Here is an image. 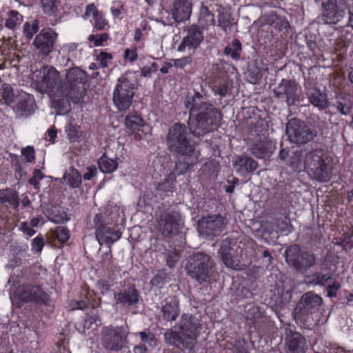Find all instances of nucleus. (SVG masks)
Wrapping results in <instances>:
<instances>
[{"label": "nucleus", "instance_id": "f257e3e1", "mask_svg": "<svg viewBox=\"0 0 353 353\" xmlns=\"http://www.w3.org/2000/svg\"><path fill=\"white\" fill-rule=\"evenodd\" d=\"M87 82V73L79 67L68 70L65 79L59 81L52 97V107L57 114H68L71 110V102L74 104L81 103L86 93Z\"/></svg>", "mask_w": 353, "mask_h": 353}, {"label": "nucleus", "instance_id": "f03ea898", "mask_svg": "<svg viewBox=\"0 0 353 353\" xmlns=\"http://www.w3.org/2000/svg\"><path fill=\"white\" fill-rule=\"evenodd\" d=\"M185 105L190 109V114L195 113L198 135L204 134L217 129L222 120V115L217 109L209 103L207 98L199 92L188 97Z\"/></svg>", "mask_w": 353, "mask_h": 353}, {"label": "nucleus", "instance_id": "7ed1b4c3", "mask_svg": "<svg viewBox=\"0 0 353 353\" xmlns=\"http://www.w3.org/2000/svg\"><path fill=\"white\" fill-rule=\"evenodd\" d=\"M137 71H127L118 79L112 93V101L119 111L128 110L132 103L137 90Z\"/></svg>", "mask_w": 353, "mask_h": 353}, {"label": "nucleus", "instance_id": "20e7f679", "mask_svg": "<svg viewBox=\"0 0 353 353\" xmlns=\"http://www.w3.org/2000/svg\"><path fill=\"white\" fill-rule=\"evenodd\" d=\"M284 256L289 267L302 274L307 273L317 263L316 256L310 251L301 250L298 244L288 247Z\"/></svg>", "mask_w": 353, "mask_h": 353}, {"label": "nucleus", "instance_id": "39448f33", "mask_svg": "<svg viewBox=\"0 0 353 353\" xmlns=\"http://www.w3.org/2000/svg\"><path fill=\"white\" fill-rule=\"evenodd\" d=\"M214 266V263L209 255L197 252L188 257L185 268L192 279L202 283L210 278Z\"/></svg>", "mask_w": 353, "mask_h": 353}, {"label": "nucleus", "instance_id": "423d86ee", "mask_svg": "<svg viewBox=\"0 0 353 353\" xmlns=\"http://www.w3.org/2000/svg\"><path fill=\"white\" fill-rule=\"evenodd\" d=\"M307 162V170L314 179L321 182L330 180L332 174V158L325 150H312Z\"/></svg>", "mask_w": 353, "mask_h": 353}, {"label": "nucleus", "instance_id": "0eeeda50", "mask_svg": "<svg viewBox=\"0 0 353 353\" xmlns=\"http://www.w3.org/2000/svg\"><path fill=\"white\" fill-rule=\"evenodd\" d=\"M322 303L323 299L313 291L304 293L292 312L294 319L298 324L305 325Z\"/></svg>", "mask_w": 353, "mask_h": 353}, {"label": "nucleus", "instance_id": "6e6552de", "mask_svg": "<svg viewBox=\"0 0 353 353\" xmlns=\"http://www.w3.org/2000/svg\"><path fill=\"white\" fill-rule=\"evenodd\" d=\"M17 301L15 306L20 308L23 303H34L40 305L50 306L52 302L50 295L43 291L39 285L23 283L19 285L16 290Z\"/></svg>", "mask_w": 353, "mask_h": 353}, {"label": "nucleus", "instance_id": "1a4fd4ad", "mask_svg": "<svg viewBox=\"0 0 353 353\" xmlns=\"http://www.w3.org/2000/svg\"><path fill=\"white\" fill-rule=\"evenodd\" d=\"M185 130V126L178 123V174L185 173L196 161L195 150L183 133Z\"/></svg>", "mask_w": 353, "mask_h": 353}, {"label": "nucleus", "instance_id": "9d476101", "mask_svg": "<svg viewBox=\"0 0 353 353\" xmlns=\"http://www.w3.org/2000/svg\"><path fill=\"white\" fill-rule=\"evenodd\" d=\"M128 333L123 326L109 325L101 332V344L107 350L119 352L123 349Z\"/></svg>", "mask_w": 353, "mask_h": 353}, {"label": "nucleus", "instance_id": "9b49d317", "mask_svg": "<svg viewBox=\"0 0 353 353\" xmlns=\"http://www.w3.org/2000/svg\"><path fill=\"white\" fill-rule=\"evenodd\" d=\"M58 33L52 28H43L35 36L32 46L37 53L45 59L54 50L57 42Z\"/></svg>", "mask_w": 353, "mask_h": 353}, {"label": "nucleus", "instance_id": "f8f14e48", "mask_svg": "<svg viewBox=\"0 0 353 353\" xmlns=\"http://www.w3.org/2000/svg\"><path fill=\"white\" fill-rule=\"evenodd\" d=\"M201 325L198 320L192 315L182 316L180 329L181 336H178V343H182L187 349L192 350L196 343L199 330Z\"/></svg>", "mask_w": 353, "mask_h": 353}, {"label": "nucleus", "instance_id": "ddd939ff", "mask_svg": "<svg viewBox=\"0 0 353 353\" xmlns=\"http://www.w3.org/2000/svg\"><path fill=\"white\" fill-rule=\"evenodd\" d=\"M35 81L37 86L43 92L52 93V97L57 86L59 84L60 74L54 68L50 65H43L39 70H37L34 72Z\"/></svg>", "mask_w": 353, "mask_h": 353}, {"label": "nucleus", "instance_id": "4468645a", "mask_svg": "<svg viewBox=\"0 0 353 353\" xmlns=\"http://www.w3.org/2000/svg\"><path fill=\"white\" fill-rule=\"evenodd\" d=\"M286 132L292 143L303 145L312 141L316 132L311 130L304 122L292 119L286 125Z\"/></svg>", "mask_w": 353, "mask_h": 353}, {"label": "nucleus", "instance_id": "2eb2a0df", "mask_svg": "<svg viewBox=\"0 0 353 353\" xmlns=\"http://www.w3.org/2000/svg\"><path fill=\"white\" fill-rule=\"evenodd\" d=\"M226 223L219 214L203 216L199 220L198 232L205 239H213L224 230Z\"/></svg>", "mask_w": 353, "mask_h": 353}, {"label": "nucleus", "instance_id": "dca6fc26", "mask_svg": "<svg viewBox=\"0 0 353 353\" xmlns=\"http://www.w3.org/2000/svg\"><path fill=\"white\" fill-rule=\"evenodd\" d=\"M322 19L325 23L336 24L344 18L346 0H327L322 3Z\"/></svg>", "mask_w": 353, "mask_h": 353}, {"label": "nucleus", "instance_id": "f3484780", "mask_svg": "<svg viewBox=\"0 0 353 353\" xmlns=\"http://www.w3.org/2000/svg\"><path fill=\"white\" fill-rule=\"evenodd\" d=\"M114 305L123 308L137 307L141 301L139 290L135 284L129 283L119 292H114Z\"/></svg>", "mask_w": 353, "mask_h": 353}, {"label": "nucleus", "instance_id": "a211bd4d", "mask_svg": "<svg viewBox=\"0 0 353 353\" xmlns=\"http://www.w3.org/2000/svg\"><path fill=\"white\" fill-rule=\"evenodd\" d=\"M41 270L42 266L38 263H28V265L25 263L21 269L17 271L16 274L10 276L8 284L14 287L22 281L23 283H34L39 280Z\"/></svg>", "mask_w": 353, "mask_h": 353}, {"label": "nucleus", "instance_id": "6ab92c4d", "mask_svg": "<svg viewBox=\"0 0 353 353\" xmlns=\"http://www.w3.org/2000/svg\"><path fill=\"white\" fill-rule=\"evenodd\" d=\"M273 92L275 97L285 101L288 106L295 105L299 100L298 85L294 80L282 79Z\"/></svg>", "mask_w": 353, "mask_h": 353}, {"label": "nucleus", "instance_id": "aec40b11", "mask_svg": "<svg viewBox=\"0 0 353 353\" xmlns=\"http://www.w3.org/2000/svg\"><path fill=\"white\" fill-rule=\"evenodd\" d=\"M176 204L170 205L161 214L159 221V230L162 234L171 239L176 234Z\"/></svg>", "mask_w": 353, "mask_h": 353}, {"label": "nucleus", "instance_id": "412c9836", "mask_svg": "<svg viewBox=\"0 0 353 353\" xmlns=\"http://www.w3.org/2000/svg\"><path fill=\"white\" fill-rule=\"evenodd\" d=\"M35 101L34 97L25 92H18V97L12 110L17 118L26 119L34 112Z\"/></svg>", "mask_w": 353, "mask_h": 353}, {"label": "nucleus", "instance_id": "4be33fe9", "mask_svg": "<svg viewBox=\"0 0 353 353\" xmlns=\"http://www.w3.org/2000/svg\"><path fill=\"white\" fill-rule=\"evenodd\" d=\"M92 17L91 23L93 26L92 32L105 31L110 28L109 21L105 19L103 11L99 10L94 3L87 5L83 18Z\"/></svg>", "mask_w": 353, "mask_h": 353}, {"label": "nucleus", "instance_id": "5701e85b", "mask_svg": "<svg viewBox=\"0 0 353 353\" xmlns=\"http://www.w3.org/2000/svg\"><path fill=\"white\" fill-rule=\"evenodd\" d=\"M285 353H305L307 341L301 333L290 330L285 336Z\"/></svg>", "mask_w": 353, "mask_h": 353}, {"label": "nucleus", "instance_id": "b1692460", "mask_svg": "<svg viewBox=\"0 0 353 353\" xmlns=\"http://www.w3.org/2000/svg\"><path fill=\"white\" fill-rule=\"evenodd\" d=\"M232 165L234 171L241 176L254 172L258 168V162L248 155H239L234 158Z\"/></svg>", "mask_w": 353, "mask_h": 353}, {"label": "nucleus", "instance_id": "393cba45", "mask_svg": "<svg viewBox=\"0 0 353 353\" xmlns=\"http://www.w3.org/2000/svg\"><path fill=\"white\" fill-rule=\"evenodd\" d=\"M311 155V150L296 149L290 153L288 165L294 171L300 172L307 169V160Z\"/></svg>", "mask_w": 353, "mask_h": 353}, {"label": "nucleus", "instance_id": "a878e982", "mask_svg": "<svg viewBox=\"0 0 353 353\" xmlns=\"http://www.w3.org/2000/svg\"><path fill=\"white\" fill-rule=\"evenodd\" d=\"M187 34L178 46V51H183L186 47L196 48L203 40V32L197 26L192 25L186 29Z\"/></svg>", "mask_w": 353, "mask_h": 353}, {"label": "nucleus", "instance_id": "bb28decb", "mask_svg": "<svg viewBox=\"0 0 353 353\" xmlns=\"http://www.w3.org/2000/svg\"><path fill=\"white\" fill-rule=\"evenodd\" d=\"M97 293L94 291H88L84 298L77 301L73 299L70 301L71 310H90L93 307H100L101 297H96Z\"/></svg>", "mask_w": 353, "mask_h": 353}, {"label": "nucleus", "instance_id": "cd10ccee", "mask_svg": "<svg viewBox=\"0 0 353 353\" xmlns=\"http://www.w3.org/2000/svg\"><path fill=\"white\" fill-rule=\"evenodd\" d=\"M100 232H95L97 240L101 245L105 244L108 248H110L114 243L119 240L122 235V232L120 229H114L108 226V225L104 227Z\"/></svg>", "mask_w": 353, "mask_h": 353}, {"label": "nucleus", "instance_id": "c85d7f7f", "mask_svg": "<svg viewBox=\"0 0 353 353\" xmlns=\"http://www.w3.org/2000/svg\"><path fill=\"white\" fill-rule=\"evenodd\" d=\"M230 241L228 239L221 241L219 250V256L227 268L233 270H239L241 269L239 261L232 256L230 253Z\"/></svg>", "mask_w": 353, "mask_h": 353}, {"label": "nucleus", "instance_id": "c756f323", "mask_svg": "<svg viewBox=\"0 0 353 353\" xmlns=\"http://www.w3.org/2000/svg\"><path fill=\"white\" fill-rule=\"evenodd\" d=\"M43 12L49 16H52L54 19H50L49 24L54 26L61 20V15L59 10V0H41Z\"/></svg>", "mask_w": 353, "mask_h": 353}, {"label": "nucleus", "instance_id": "7c9ffc66", "mask_svg": "<svg viewBox=\"0 0 353 353\" xmlns=\"http://www.w3.org/2000/svg\"><path fill=\"white\" fill-rule=\"evenodd\" d=\"M218 23V26L225 33L229 32L232 26L236 24L231 11L224 8L219 9Z\"/></svg>", "mask_w": 353, "mask_h": 353}, {"label": "nucleus", "instance_id": "2f4dec72", "mask_svg": "<svg viewBox=\"0 0 353 353\" xmlns=\"http://www.w3.org/2000/svg\"><path fill=\"white\" fill-rule=\"evenodd\" d=\"M125 127L132 132L139 131L141 127L145 125V122L141 114L137 111H132L125 117Z\"/></svg>", "mask_w": 353, "mask_h": 353}, {"label": "nucleus", "instance_id": "473e14b6", "mask_svg": "<svg viewBox=\"0 0 353 353\" xmlns=\"http://www.w3.org/2000/svg\"><path fill=\"white\" fill-rule=\"evenodd\" d=\"M119 158L111 159L108 157L107 153L104 152L97 160V165L100 171L104 174H111L114 172L119 165Z\"/></svg>", "mask_w": 353, "mask_h": 353}, {"label": "nucleus", "instance_id": "72a5a7b5", "mask_svg": "<svg viewBox=\"0 0 353 353\" xmlns=\"http://www.w3.org/2000/svg\"><path fill=\"white\" fill-rule=\"evenodd\" d=\"M63 179L65 183L70 188L73 189L80 188L82 183L81 174L74 166H70L69 168L65 170Z\"/></svg>", "mask_w": 353, "mask_h": 353}, {"label": "nucleus", "instance_id": "f704fd0d", "mask_svg": "<svg viewBox=\"0 0 353 353\" xmlns=\"http://www.w3.org/2000/svg\"><path fill=\"white\" fill-rule=\"evenodd\" d=\"M17 92H19L17 90ZM0 97L2 103L7 106H11L18 97V92H15L12 85L8 83H3L0 87Z\"/></svg>", "mask_w": 353, "mask_h": 353}, {"label": "nucleus", "instance_id": "c9c22d12", "mask_svg": "<svg viewBox=\"0 0 353 353\" xmlns=\"http://www.w3.org/2000/svg\"><path fill=\"white\" fill-rule=\"evenodd\" d=\"M99 266L108 273H113L119 270V268L114 262L111 247L108 248V250L101 256Z\"/></svg>", "mask_w": 353, "mask_h": 353}, {"label": "nucleus", "instance_id": "e433bc0d", "mask_svg": "<svg viewBox=\"0 0 353 353\" xmlns=\"http://www.w3.org/2000/svg\"><path fill=\"white\" fill-rule=\"evenodd\" d=\"M97 307H93L88 312L85 313L83 321V332L90 328L94 329V325L97 327L102 324L101 319L99 316Z\"/></svg>", "mask_w": 353, "mask_h": 353}, {"label": "nucleus", "instance_id": "4c0bfd02", "mask_svg": "<svg viewBox=\"0 0 353 353\" xmlns=\"http://www.w3.org/2000/svg\"><path fill=\"white\" fill-rule=\"evenodd\" d=\"M252 154L258 158L265 159L269 157L273 151V146L271 143L258 141L251 148Z\"/></svg>", "mask_w": 353, "mask_h": 353}, {"label": "nucleus", "instance_id": "58836bf2", "mask_svg": "<svg viewBox=\"0 0 353 353\" xmlns=\"http://www.w3.org/2000/svg\"><path fill=\"white\" fill-rule=\"evenodd\" d=\"M310 102L319 109H325L329 105L327 94L320 90H314L307 94Z\"/></svg>", "mask_w": 353, "mask_h": 353}, {"label": "nucleus", "instance_id": "ea45409f", "mask_svg": "<svg viewBox=\"0 0 353 353\" xmlns=\"http://www.w3.org/2000/svg\"><path fill=\"white\" fill-rule=\"evenodd\" d=\"M335 107L341 114H349L353 108L352 97L350 94L340 95L335 103Z\"/></svg>", "mask_w": 353, "mask_h": 353}, {"label": "nucleus", "instance_id": "a19ab883", "mask_svg": "<svg viewBox=\"0 0 353 353\" xmlns=\"http://www.w3.org/2000/svg\"><path fill=\"white\" fill-rule=\"evenodd\" d=\"M171 280V274L165 269L159 270L150 281V289L161 288Z\"/></svg>", "mask_w": 353, "mask_h": 353}, {"label": "nucleus", "instance_id": "79ce46f5", "mask_svg": "<svg viewBox=\"0 0 353 353\" xmlns=\"http://www.w3.org/2000/svg\"><path fill=\"white\" fill-rule=\"evenodd\" d=\"M165 302L161 309L162 318L167 321H174L176 319V299L174 297L169 302L166 299Z\"/></svg>", "mask_w": 353, "mask_h": 353}, {"label": "nucleus", "instance_id": "37998d69", "mask_svg": "<svg viewBox=\"0 0 353 353\" xmlns=\"http://www.w3.org/2000/svg\"><path fill=\"white\" fill-rule=\"evenodd\" d=\"M192 10L191 0H178V22L188 20Z\"/></svg>", "mask_w": 353, "mask_h": 353}, {"label": "nucleus", "instance_id": "c03bdc74", "mask_svg": "<svg viewBox=\"0 0 353 353\" xmlns=\"http://www.w3.org/2000/svg\"><path fill=\"white\" fill-rule=\"evenodd\" d=\"M165 142L170 153L176 157V123L170 127Z\"/></svg>", "mask_w": 353, "mask_h": 353}, {"label": "nucleus", "instance_id": "a18cd8bd", "mask_svg": "<svg viewBox=\"0 0 353 353\" xmlns=\"http://www.w3.org/2000/svg\"><path fill=\"white\" fill-rule=\"evenodd\" d=\"M176 179V175L174 172H170L163 182L158 183L157 190L163 192H173L175 189Z\"/></svg>", "mask_w": 353, "mask_h": 353}, {"label": "nucleus", "instance_id": "49530a36", "mask_svg": "<svg viewBox=\"0 0 353 353\" xmlns=\"http://www.w3.org/2000/svg\"><path fill=\"white\" fill-rule=\"evenodd\" d=\"M65 131L70 142H79L82 136L80 126L76 123H69L65 127Z\"/></svg>", "mask_w": 353, "mask_h": 353}, {"label": "nucleus", "instance_id": "de8ad7c7", "mask_svg": "<svg viewBox=\"0 0 353 353\" xmlns=\"http://www.w3.org/2000/svg\"><path fill=\"white\" fill-rule=\"evenodd\" d=\"M165 250L166 265L170 268H174L176 263V246L174 242L171 244V241H168V245L165 247Z\"/></svg>", "mask_w": 353, "mask_h": 353}, {"label": "nucleus", "instance_id": "09e8293b", "mask_svg": "<svg viewBox=\"0 0 353 353\" xmlns=\"http://www.w3.org/2000/svg\"><path fill=\"white\" fill-rule=\"evenodd\" d=\"M46 215L50 221L55 223H63L70 219L65 212L60 213L59 211L56 212L50 208L46 210Z\"/></svg>", "mask_w": 353, "mask_h": 353}, {"label": "nucleus", "instance_id": "8fccbe9b", "mask_svg": "<svg viewBox=\"0 0 353 353\" xmlns=\"http://www.w3.org/2000/svg\"><path fill=\"white\" fill-rule=\"evenodd\" d=\"M8 18L6 20L5 26L12 30H15L17 22L22 21L23 16L17 10H11L8 12Z\"/></svg>", "mask_w": 353, "mask_h": 353}, {"label": "nucleus", "instance_id": "3c124183", "mask_svg": "<svg viewBox=\"0 0 353 353\" xmlns=\"http://www.w3.org/2000/svg\"><path fill=\"white\" fill-rule=\"evenodd\" d=\"M39 30V21L35 19L32 23L26 22L23 24V34L27 39H31Z\"/></svg>", "mask_w": 353, "mask_h": 353}, {"label": "nucleus", "instance_id": "603ef678", "mask_svg": "<svg viewBox=\"0 0 353 353\" xmlns=\"http://www.w3.org/2000/svg\"><path fill=\"white\" fill-rule=\"evenodd\" d=\"M54 235L61 243H65L70 237V232L65 226H57L54 229Z\"/></svg>", "mask_w": 353, "mask_h": 353}, {"label": "nucleus", "instance_id": "864d4df0", "mask_svg": "<svg viewBox=\"0 0 353 353\" xmlns=\"http://www.w3.org/2000/svg\"><path fill=\"white\" fill-rule=\"evenodd\" d=\"M109 39V34L103 32L102 34H90L88 40L89 42H92L94 46L98 47L103 46V43L107 41Z\"/></svg>", "mask_w": 353, "mask_h": 353}, {"label": "nucleus", "instance_id": "5fc2aeb1", "mask_svg": "<svg viewBox=\"0 0 353 353\" xmlns=\"http://www.w3.org/2000/svg\"><path fill=\"white\" fill-rule=\"evenodd\" d=\"M176 325L172 328L168 329L164 333V341L168 346H172V349L176 347Z\"/></svg>", "mask_w": 353, "mask_h": 353}, {"label": "nucleus", "instance_id": "6e6d98bb", "mask_svg": "<svg viewBox=\"0 0 353 353\" xmlns=\"http://www.w3.org/2000/svg\"><path fill=\"white\" fill-rule=\"evenodd\" d=\"M199 21L202 26L205 27L214 26L215 23L214 14L207 8L202 10Z\"/></svg>", "mask_w": 353, "mask_h": 353}, {"label": "nucleus", "instance_id": "4d7b16f0", "mask_svg": "<svg viewBox=\"0 0 353 353\" xmlns=\"http://www.w3.org/2000/svg\"><path fill=\"white\" fill-rule=\"evenodd\" d=\"M247 77L249 82L256 83L262 78L261 69L256 65L250 67L248 70Z\"/></svg>", "mask_w": 353, "mask_h": 353}, {"label": "nucleus", "instance_id": "13d9d810", "mask_svg": "<svg viewBox=\"0 0 353 353\" xmlns=\"http://www.w3.org/2000/svg\"><path fill=\"white\" fill-rule=\"evenodd\" d=\"M21 155L28 163H34L36 159L35 150L34 146L28 145L21 149Z\"/></svg>", "mask_w": 353, "mask_h": 353}, {"label": "nucleus", "instance_id": "bf43d9fd", "mask_svg": "<svg viewBox=\"0 0 353 353\" xmlns=\"http://www.w3.org/2000/svg\"><path fill=\"white\" fill-rule=\"evenodd\" d=\"M45 245L44 239L41 234H39L37 236L32 240L31 243V250L34 254L41 253Z\"/></svg>", "mask_w": 353, "mask_h": 353}, {"label": "nucleus", "instance_id": "052dcab7", "mask_svg": "<svg viewBox=\"0 0 353 353\" xmlns=\"http://www.w3.org/2000/svg\"><path fill=\"white\" fill-rule=\"evenodd\" d=\"M105 216L102 213H97L95 214L93 223L94 225L95 232H101L100 230H103L104 227L108 225V223L106 221Z\"/></svg>", "mask_w": 353, "mask_h": 353}, {"label": "nucleus", "instance_id": "680f3d73", "mask_svg": "<svg viewBox=\"0 0 353 353\" xmlns=\"http://www.w3.org/2000/svg\"><path fill=\"white\" fill-rule=\"evenodd\" d=\"M28 248L29 247L27 243H16L10 246L11 255L26 256Z\"/></svg>", "mask_w": 353, "mask_h": 353}, {"label": "nucleus", "instance_id": "e2e57ef3", "mask_svg": "<svg viewBox=\"0 0 353 353\" xmlns=\"http://www.w3.org/2000/svg\"><path fill=\"white\" fill-rule=\"evenodd\" d=\"M97 288L100 291V294L104 296L108 291L111 290L112 283L105 279H100L96 283Z\"/></svg>", "mask_w": 353, "mask_h": 353}, {"label": "nucleus", "instance_id": "0e129e2a", "mask_svg": "<svg viewBox=\"0 0 353 353\" xmlns=\"http://www.w3.org/2000/svg\"><path fill=\"white\" fill-rule=\"evenodd\" d=\"M32 316H19L17 321V325L20 329H30L32 327Z\"/></svg>", "mask_w": 353, "mask_h": 353}, {"label": "nucleus", "instance_id": "69168bd1", "mask_svg": "<svg viewBox=\"0 0 353 353\" xmlns=\"http://www.w3.org/2000/svg\"><path fill=\"white\" fill-rule=\"evenodd\" d=\"M22 256L12 255V257L8 260V263L5 265L6 270H14L16 268L20 267L23 264Z\"/></svg>", "mask_w": 353, "mask_h": 353}, {"label": "nucleus", "instance_id": "338daca9", "mask_svg": "<svg viewBox=\"0 0 353 353\" xmlns=\"http://www.w3.org/2000/svg\"><path fill=\"white\" fill-rule=\"evenodd\" d=\"M138 334L140 336L141 341L144 343H151L156 341L155 335L152 333L149 329H145L142 332H139Z\"/></svg>", "mask_w": 353, "mask_h": 353}, {"label": "nucleus", "instance_id": "774afa93", "mask_svg": "<svg viewBox=\"0 0 353 353\" xmlns=\"http://www.w3.org/2000/svg\"><path fill=\"white\" fill-rule=\"evenodd\" d=\"M113 58L112 54L104 51H101L97 58V61L100 62L101 67L106 68L108 65V61L112 60Z\"/></svg>", "mask_w": 353, "mask_h": 353}]
</instances>
